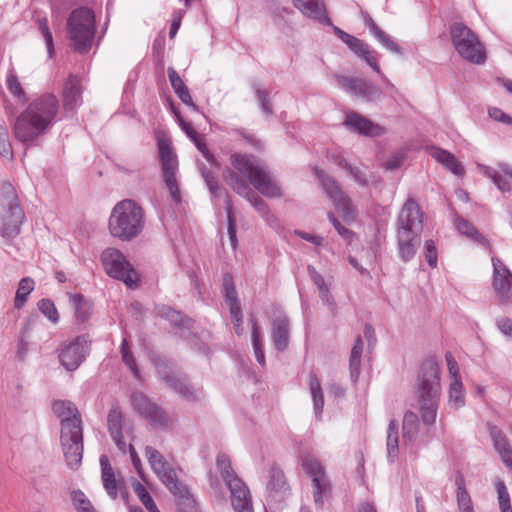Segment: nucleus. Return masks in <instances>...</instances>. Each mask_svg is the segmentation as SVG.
Wrapping results in <instances>:
<instances>
[{
    "label": "nucleus",
    "instance_id": "2eb2a0df",
    "mask_svg": "<svg viewBox=\"0 0 512 512\" xmlns=\"http://www.w3.org/2000/svg\"><path fill=\"white\" fill-rule=\"evenodd\" d=\"M133 407L144 416L154 427H169L172 424L170 417L140 392L131 396Z\"/></svg>",
    "mask_w": 512,
    "mask_h": 512
},
{
    "label": "nucleus",
    "instance_id": "338daca9",
    "mask_svg": "<svg viewBox=\"0 0 512 512\" xmlns=\"http://www.w3.org/2000/svg\"><path fill=\"white\" fill-rule=\"evenodd\" d=\"M197 147V149L202 153V155L205 157V159L213 166H218V163L214 157V155L209 151L206 144L199 139V137L196 139V141H193Z\"/></svg>",
    "mask_w": 512,
    "mask_h": 512
},
{
    "label": "nucleus",
    "instance_id": "a878e982",
    "mask_svg": "<svg viewBox=\"0 0 512 512\" xmlns=\"http://www.w3.org/2000/svg\"><path fill=\"white\" fill-rule=\"evenodd\" d=\"M107 426L111 438L113 439L117 448L126 453L127 445L123 439V414L118 406H113L107 416Z\"/></svg>",
    "mask_w": 512,
    "mask_h": 512
},
{
    "label": "nucleus",
    "instance_id": "20e7f679",
    "mask_svg": "<svg viewBox=\"0 0 512 512\" xmlns=\"http://www.w3.org/2000/svg\"><path fill=\"white\" fill-rule=\"evenodd\" d=\"M418 391L421 418L425 425L432 426L436 421L439 396V367L435 360H426L418 376Z\"/></svg>",
    "mask_w": 512,
    "mask_h": 512
},
{
    "label": "nucleus",
    "instance_id": "f3484780",
    "mask_svg": "<svg viewBox=\"0 0 512 512\" xmlns=\"http://www.w3.org/2000/svg\"><path fill=\"white\" fill-rule=\"evenodd\" d=\"M493 288L502 303H512V272L497 257H492Z\"/></svg>",
    "mask_w": 512,
    "mask_h": 512
},
{
    "label": "nucleus",
    "instance_id": "1a4fd4ad",
    "mask_svg": "<svg viewBox=\"0 0 512 512\" xmlns=\"http://www.w3.org/2000/svg\"><path fill=\"white\" fill-rule=\"evenodd\" d=\"M302 467L311 479L314 503L318 509H321L324 498L331 494V482L325 473L324 467L314 455H304L302 457Z\"/></svg>",
    "mask_w": 512,
    "mask_h": 512
},
{
    "label": "nucleus",
    "instance_id": "cd10ccee",
    "mask_svg": "<svg viewBox=\"0 0 512 512\" xmlns=\"http://www.w3.org/2000/svg\"><path fill=\"white\" fill-rule=\"evenodd\" d=\"M489 434L503 464L512 471V448L505 434L496 426L489 427Z\"/></svg>",
    "mask_w": 512,
    "mask_h": 512
},
{
    "label": "nucleus",
    "instance_id": "58836bf2",
    "mask_svg": "<svg viewBox=\"0 0 512 512\" xmlns=\"http://www.w3.org/2000/svg\"><path fill=\"white\" fill-rule=\"evenodd\" d=\"M34 287L35 282L32 278L25 277L20 280L14 299V306L16 309L24 307L28 295L34 290Z\"/></svg>",
    "mask_w": 512,
    "mask_h": 512
},
{
    "label": "nucleus",
    "instance_id": "680f3d73",
    "mask_svg": "<svg viewBox=\"0 0 512 512\" xmlns=\"http://www.w3.org/2000/svg\"><path fill=\"white\" fill-rule=\"evenodd\" d=\"M226 212H227V221H228V234L229 238L231 240V243L233 246L236 245L237 239H236V226L235 221L233 219L232 215V203L229 197L226 199V206H225Z\"/></svg>",
    "mask_w": 512,
    "mask_h": 512
},
{
    "label": "nucleus",
    "instance_id": "052dcab7",
    "mask_svg": "<svg viewBox=\"0 0 512 512\" xmlns=\"http://www.w3.org/2000/svg\"><path fill=\"white\" fill-rule=\"evenodd\" d=\"M495 487H496V491L498 494V502H499L500 510L504 509L506 507L511 508L510 495L507 491L505 483L501 480H497Z\"/></svg>",
    "mask_w": 512,
    "mask_h": 512
},
{
    "label": "nucleus",
    "instance_id": "37998d69",
    "mask_svg": "<svg viewBox=\"0 0 512 512\" xmlns=\"http://www.w3.org/2000/svg\"><path fill=\"white\" fill-rule=\"evenodd\" d=\"M449 403L456 409L465 405V393L460 378L452 380L449 386Z\"/></svg>",
    "mask_w": 512,
    "mask_h": 512
},
{
    "label": "nucleus",
    "instance_id": "ea45409f",
    "mask_svg": "<svg viewBox=\"0 0 512 512\" xmlns=\"http://www.w3.org/2000/svg\"><path fill=\"white\" fill-rule=\"evenodd\" d=\"M216 467L225 485H229L234 479H240L232 468L230 458L226 454H219L216 458Z\"/></svg>",
    "mask_w": 512,
    "mask_h": 512
},
{
    "label": "nucleus",
    "instance_id": "0eeeda50",
    "mask_svg": "<svg viewBox=\"0 0 512 512\" xmlns=\"http://www.w3.org/2000/svg\"><path fill=\"white\" fill-rule=\"evenodd\" d=\"M0 205L2 206L0 235L10 240L20 234L25 214L19 205L16 191L9 182H3L1 185Z\"/></svg>",
    "mask_w": 512,
    "mask_h": 512
},
{
    "label": "nucleus",
    "instance_id": "de8ad7c7",
    "mask_svg": "<svg viewBox=\"0 0 512 512\" xmlns=\"http://www.w3.org/2000/svg\"><path fill=\"white\" fill-rule=\"evenodd\" d=\"M132 487L141 503L146 507V509L149 512H160L156 504L154 503L152 497L150 496L149 492L140 482L134 480L132 483Z\"/></svg>",
    "mask_w": 512,
    "mask_h": 512
},
{
    "label": "nucleus",
    "instance_id": "e433bc0d",
    "mask_svg": "<svg viewBox=\"0 0 512 512\" xmlns=\"http://www.w3.org/2000/svg\"><path fill=\"white\" fill-rule=\"evenodd\" d=\"M249 324L252 330V345L257 362L261 365H265V355L262 347V337L260 328L258 326L257 319L254 315L249 318Z\"/></svg>",
    "mask_w": 512,
    "mask_h": 512
},
{
    "label": "nucleus",
    "instance_id": "5701e85b",
    "mask_svg": "<svg viewBox=\"0 0 512 512\" xmlns=\"http://www.w3.org/2000/svg\"><path fill=\"white\" fill-rule=\"evenodd\" d=\"M293 5L307 18L315 20L323 25H332L326 13L323 0H291Z\"/></svg>",
    "mask_w": 512,
    "mask_h": 512
},
{
    "label": "nucleus",
    "instance_id": "69168bd1",
    "mask_svg": "<svg viewBox=\"0 0 512 512\" xmlns=\"http://www.w3.org/2000/svg\"><path fill=\"white\" fill-rule=\"evenodd\" d=\"M375 72L380 73V67L373 52L367 46L359 55Z\"/></svg>",
    "mask_w": 512,
    "mask_h": 512
},
{
    "label": "nucleus",
    "instance_id": "4c0bfd02",
    "mask_svg": "<svg viewBox=\"0 0 512 512\" xmlns=\"http://www.w3.org/2000/svg\"><path fill=\"white\" fill-rule=\"evenodd\" d=\"M362 352L363 342L361 338L358 337L351 350V355L349 359L350 378L353 383H356L359 378Z\"/></svg>",
    "mask_w": 512,
    "mask_h": 512
},
{
    "label": "nucleus",
    "instance_id": "412c9836",
    "mask_svg": "<svg viewBox=\"0 0 512 512\" xmlns=\"http://www.w3.org/2000/svg\"><path fill=\"white\" fill-rule=\"evenodd\" d=\"M226 487L235 512H254L250 490L241 478L232 480Z\"/></svg>",
    "mask_w": 512,
    "mask_h": 512
},
{
    "label": "nucleus",
    "instance_id": "dca6fc26",
    "mask_svg": "<svg viewBox=\"0 0 512 512\" xmlns=\"http://www.w3.org/2000/svg\"><path fill=\"white\" fill-rule=\"evenodd\" d=\"M60 441L67 465L71 469H77L83 456V430L61 432Z\"/></svg>",
    "mask_w": 512,
    "mask_h": 512
},
{
    "label": "nucleus",
    "instance_id": "f257e3e1",
    "mask_svg": "<svg viewBox=\"0 0 512 512\" xmlns=\"http://www.w3.org/2000/svg\"><path fill=\"white\" fill-rule=\"evenodd\" d=\"M59 107V100L52 93L35 98L15 119V138L26 146L37 145L39 138L55 123Z\"/></svg>",
    "mask_w": 512,
    "mask_h": 512
},
{
    "label": "nucleus",
    "instance_id": "2f4dec72",
    "mask_svg": "<svg viewBox=\"0 0 512 512\" xmlns=\"http://www.w3.org/2000/svg\"><path fill=\"white\" fill-rule=\"evenodd\" d=\"M431 156L437 162L445 166L453 174L457 176H461L464 174V168L462 164L450 152L441 148H435L432 150Z\"/></svg>",
    "mask_w": 512,
    "mask_h": 512
},
{
    "label": "nucleus",
    "instance_id": "774afa93",
    "mask_svg": "<svg viewBox=\"0 0 512 512\" xmlns=\"http://www.w3.org/2000/svg\"><path fill=\"white\" fill-rule=\"evenodd\" d=\"M489 116L490 118L494 119L495 121L506 123V124H512V118L504 113L500 108L492 107L489 108Z\"/></svg>",
    "mask_w": 512,
    "mask_h": 512
},
{
    "label": "nucleus",
    "instance_id": "e2e57ef3",
    "mask_svg": "<svg viewBox=\"0 0 512 512\" xmlns=\"http://www.w3.org/2000/svg\"><path fill=\"white\" fill-rule=\"evenodd\" d=\"M255 93L258 101L261 104L262 111L267 115L272 114V107L268 98V92L260 87H257Z\"/></svg>",
    "mask_w": 512,
    "mask_h": 512
},
{
    "label": "nucleus",
    "instance_id": "7ed1b4c3",
    "mask_svg": "<svg viewBox=\"0 0 512 512\" xmlns=\"http://www.w3.org/2000/svg\"><path fill=\"white\" fill-rule=\"evenodd\" d=\"M231 164L262 195L268 198H279L282 196L281 186L268 167L257 157L234 153L231 155Z\"/></svg>",
    "mask_w": 512,
    "mask_h": 512
},
{
    "label": "nucleus",
    "instance_id": "0e129e2a",
    "mask_svg": "<svg viewBox=\"0 0 512 512\" xmlns=\"http://www.w3.org/2000/svg\"><path fill=\"white\" fill-rule=\"evenodd\" d=\"M168 77L175 94L187 88L181 77L172 67L168 68Z\"/></svg>",
    "mask_w": 512,
    "mask_h": 512
},
{
    "label": "nucleus",
    "instance_id": "a18cd8bd",
    "mask_svg": "<svg viewBox=\"0 0 512 512\" xmlns=\"http://www.w3.org/2000/svg\"><path fill=\"white\" fill-rule=\"evenodd\" d=\"M73 303L75 316L78 320L84 322L91 314V304L84 298L82 294L69 295Z\"/></svg>",
    "mask_w": 512,
    "mask_h": 512
},
{
    "label": "nucleus",
    "instance_id": "3c124183",
    "mask_svg": "<svg viewBox=\"0 0 512 512\" xmlns=\"http://www.w3.org/2000/svg\"><path fill=\"white\" fill-rule=\"evenodd\" d=\"M37 25L40 33L42 34L49 56H53V37L48 26V20L46 17L38 18Z\"/></svg>",
    "mask_w": 512,
    "mask_h": 512
},
{
    "label": "nucleus",
    "instance_id": "aec40b11",
    "mask_svg": "<svg viewBox=\"0 0 512 512\" xmlns=\"http://www.w3.org/2000/svg\"><path fill=\"white\" fill-rule=\"evenodd\" d=\"M54 414L60 419L61 432L82 429V420L77 407L70 401L57 400L52 406Z\"/></svg>",
    "mask_w": 512,
    "mask_h": 512
},
{
    "label": "nucleus",
    "instance_id": "7c9ffc66",
    "mask_svg": "<svg viewBox=\"0 0 512 512\" xmlns=\"http://www.w3.org/2000/svg\"><path fill=\"white\" fill-rule=\"evenodd\" d=\"M456 500L459 512H474V507L470 494L466 489V482L464 475L461 472L456 473Z\"/></svg>",
    "mask_w": 512,
    "mask_h": 512
},
{
    "label": "nucleus",
    "instance_id": "bf43d9fd",
    "mask_svg": "<svg viewBox=\"0 0 512 512\" xmlns=\"http://www.w3.org/2000/svg\"><path fill=\"white\" fill-rule=\"evenodd\" d=\"M424 255L427 263L430 267L435 268L437 266L438 254L436 244L432 239L426 240L424 243Z\"/></svg>",
    "mask_w": 512,
    "mask_h": 512
},
{
    "label": "nucleus",
    "instance_id": "603ef678",
    "mask_svg": "<svg viewBox=\"0 0 512 512\" xmlns=\"http://www.w3.org/2000/svg\"><path fill=\"white\" fill-rule=\"evenodd\" d=\"M38 309L44 314L51 322L57 323L59 320L58 311L54 303L49 299H41L38 302Z\"/></svg>",
    "mask_w": 512,
    "mask_h": 512
},
{
    "label": "nucleus",
    "instance_id": "9b49d317",
    "mask_svg": "<svg viewBox=\"0 0 512 512\" xmlns=\"http://www.w3.org/2000/svg\"><path fill=\"white\" fill-rule=\"evenodd\" d=\"M159 158L161 162L163 179L169 190L172 200L178 204L181 202V193L176 179L178 160L169 143L164 140L158 142Z\"/></svg>",
    "mask_w": 512,
    "mask_h": 512
},
{
    "label": "nucleus",
    "instance_id": "393cba45",
    "mask_svg": "<svg viewBox=\"0 0 512 512\" xmlns=\"http://www.w3.org/2000/svg\"><path fill=\"white\" fill-rule=\"evenodd\" d=\"M160 481L167 487V489L175 496L179 498H186L189 492L178 479L175 470L166 461L162 467H156V470H152Z\"/></svg>",
    "mask_w": 512,
    "mask_h": 512
},
{
    "label": "nucleus",
    "instance_id": "5fc2aeb1",
    "mask_svg": "<svg viewBox=\"0 0 512 512\" xmlns=\"http://www.w3.org/2000/svg\"><path fill=\"white\" fill-rule=\"evenodd\" d=\"M71 500L77 512H87V509L93 506L81 490H73L71 492Z\"/></svg>",
    "mask_w": 512,
    "mask_h": 512
},
{
    "label": "nucleus",
    "instance_id": "c756f323",
    "mask_svg": "<svg viewBox=\"0 0 512 512\" xmlns=\"http://www.w3.org/2000/svg\"><path fill=\"white\" fill-rule=\"evenodd\" d=\"M100 465L102 472V482L107 494L112 498L116 499L118 496V483L115 478V474L112 466L106 455L100 457Z\"/></svg>",
    "mask_w": 512,
    "mask_h": 512
},
{
    "label": "nucleus",
    "instance_id": "49530a36",
    "mask_svg": "<svg viewBox=\"0 0 512 512\" xmlns=\"http://www.w3.org/2000/svg\"><path fill=\"white\" fill-rule=\"evenodd\" d=\"M6 85L12 96L15 97L19 102L25 103L27 101L26 93L23 90L22 85L13 70H9L7 73Z\"/></svg>",
    "mask_w": 512,
    "mask_h": 512
},
{
    "label": "nucleus",
    "instance_id": "864d4df0",
    "mask_svg": "<svg viewBox=\"0 0 512 512\" xmlns=\"http://www.w3.org/2000/svg\"><path fill=\"white\" fill-rule=\"evenodd\" d=\"M121 354L123 362L129 367L135 378H139V370L136 361L130 351L127 340L124 339L121 346Z\"/></svg>",
    "mask_w": 512,
    "mask_h": 512
},
{
    "label": "nucleus",
    "instance_id": "8fccbe9b",
    "mask_svg": "<svg viewBox=\"0 0 512 512\" xmlns=\"http://www.w3.org/2000/svg\"><path fill=\"white\" fill-rule=\"evenodd\" d=\"M455 224H456L457 230L461 234L466 235L467 237L478 240V241H485L484 237L481 236L478 233V231L476 230V228L471 223H469L467 220H465L463 218H457Z\"/></svg>",
    "mask_w": 512,
    "mask_h": 512
},
{
    "label": "nucleus",
    "instance_id": "c9c22d12",
    "mask_svg": "<svg viewBox=\"0 0 512 512\" xmlns=\"http://www.w3.org/2000/svg\"><path fill=\"white\" fill-rule=\"evenodd\" d=\"M309 389L317 418H320L324 406V396L319 379L314 373L309 375Z\"/></svg>",
    "mask_w": 512,
    "mask_h": 512
},
{
    "label": "nucleus",
    "instance_id": "09e8293b",
    "mask_svg": "<svg viewBox=\"0 0 512 512\" xmlns=\"http://www.w3.org/2000/svg\"><path fill=\"white\" fill-rule=\"evenodd\" d=\"M198 167L201 176L204 179L210 193L215 197H219L221 189L219 187L215 174L202 163H198Z\"/></svg>",
    "mask_w": 512,
    "mask_h": 512
},
{
    "label": "nucleus",
    "instance_id": "72a5a7b5",
    "mask_svg": "<svg viewBox=\"0 0 512 512\" xmlns=\"http://www.w3.org/2000/svg\"><path fill=\"white\" fill-rule=\"evenodd\" d=\"M155 311L159 317L166 319L176 327L191 328V320L184 318L181 312L169 306L157 305Z\"/></svg>",
    "mask_w": 512,
    "mask_h": 512
},
{
    "label": "nucleus",
    "instance_id": "13d9d810",
    "mask_svg": "<svg viewBox=\"0 0 512 512\" xmlns=\"http://www.w3.org/2000/svg\"><path fill=\"white\" fill-rule=\"evenodd\" d=\"M374 37L390 52L399 55L403 54V49L397 43H395L384 31L381 30Z\"/></svg>",
    "mask_w": 512,
    "mask_h": 512
},
{
    "label": "nucleus",
    "instance_id": "6ab92c4d",
    "mask_svg": "<svg viewBox=\"0 0 512 512\" xmlns=\"http://www.w3.org/2000/svg\"><path fill=\"white\" fill-rule=\"evenodd\" d=\"M271 339L275 349L285 351L290 340V321L280 308H275L271 318Z\"/></svg>",
    "mask_w": 512,
    "mask_h": 512
},
{
    "label": "nucleus",
    "instance_id": "6e6d98bb",
    "mask_svg": "<svg viewBox=\"0 0 512 512\" xmlns=\"http://www.w3.org/2000/svg\"><path fill=\"white\" fill-rule=\"evenodd\" d=\"M0 155L9 159L13 158V150L9 141L8 130L2 125H0Z\"/></svg>",
    "mask_w": 512,
    "mask_h": 512
},
{
    "label": "nucleus",
    "instance_id": "f03ea898",
    "mask_svg": "<svg viewBox=\"0 0 512 512\" xmlns=\"http://www.w3.org/2000/svg\"><path fill=\"white\" fill-rule=\"evenodd\" d=\"M424 214L417 202L409 198L402 206L396 221V241L402 261L409 262L421 244Z\"/></svg>",
    "mask_w": 512,
    "mask_h": 512
},
{
    "label": "nucleus",
    "instance_id": "bb28decb",
    "mask_svg": "<svg viewBox=\"0 0 512 512\" xmlns=\"http://www.w3.org/2000/svg\"><path fill=\"white\" fill-rule=\"evenodd\" d=\"M82 87L77 76L70 75L62 91L63 107L66 111H73L81 104Z\"/></svg>",
    "mask_w": 512,
    "mask_h": 512
},
{
    "label": "nucleus",
    "instance_id": "f8f14e48",
    "mask_svg": "<svg viewBox=\"0 0 512 512\" xmlns=\"http://www.w3.org/2000/svg\"><path fill=\"white\" fill-rule=\"evenodd\" d=\"M226 181L231 189H233L240 196L247 199V201L258 211V213L263 218L269 220L271 215L268 205L259 195L253 191L246 180L242 179L237 172L229 170L226 176Z\"/></svg>",
    "mask_w": 512,
    "mask_h": 512
},
{
    "label": "nucleus",
    "instance_id": "a211bd4d",
    "mask_svg": "<svg viewBox=\"0 0 512 512\" xmlns=\"http://www.w3.org/2000/svg\"><path fill=\"white\" fill-rule=\"evenodd\" d=\"M336 80L338 85L346 92L361 97L366 101H374L382 95L381 90L377 86L363 78L337 76Z\"/></svg>",
    "mask_w": 512,
    "mask_h": 512
},
{
    "label": "nucleus",
    "instance_id": "79ce46f5",
    "mask_svg": "<svg viewBox=\"0 0 512 512\" xmlns=\"http://www.w3.org/2000/svg\"><path fill=\"white\" fill-rule=\"evenodd\" d=\"M331 26L333 27L335 35H337V37L340 38L357 56L368 46L367 43L355 36L348 34L336 26Z\"/></svg>",
    "mask_w": 512,
    "mask_h": 512
},
{
    "label": "nucleus",
    "instance_id": "39448f33",
    "mask_svg": "<svg viewBox=\"0 0 512 512\" xmlns=\"http://www.w3.org/2000/svg\"><path fill=\"white\" fill-rule=\"evenodd\" d=\"M108 227L113 237L131 241L143 230L144 212L134 201L122 200L114 206Z\"/></svg>",
    "mask_w": 512,
    "mask_h": 512
},
{
    "label": "nucleus",
    "instance_id": "a19ab883",
    "mask_svg": "<svg viewBox=\"0 0 512 512\" xmlns=\"http://www.w3.org/2000/svg\"><path fill=\"white\" fill-rule=\"evenodd\" d=\"M388 457L394 459L398 455L399 436H398V423L392 419L389 422L386 439Z\"/></svg>",
    "mask_w": 512,
    "mask_h": 512
},
{
    "label": "nucleus",
    "instance_id": "ddd939ff",
    "mask_svg": "<svg viewBox=\"0 0 512 512\" xmlns=\"http://www.w3.org/2000/svg\"><path fill=\"white\" fill-rule=\"evenodd\" d=\"M315 174L327 197L334 203L337 209L344 214L345 217H350L353 213L351 200L343 192L336 180L320 169H315Z\"/></svg>",
    "mask_w": 512,
    "mask_h": 512
},
{
    "label": "nucleus",
    "instance_id": "c85d7f7f",
    "mask_svg": "<svg viewBox=\"0 0 512 512\" xmlns=\"http://www.w3.org/2000/svg\"><path fill=\"white\" fill-rule=\"evenodd\" d=\"M223 286L225 290V302L229 307L230 315L233 322H239L243 318L241 307L238 301L236 288L233 282V277L226 274L223 278Z\"/></svg>",
    "mask_w": 512,
    "mask_h": 512
},
{
    "label": "nucleus",
    "instance_id": "4468645a",
    "mask_svg": "<svg viewBox=\"0 0 512 512\" xmlns=\"http://www.w3.org/2000/svg\"><path fill=\"white\" fill-rule=\"evenodd\" d=\"M89 351L88 342L84 336L64 343L59 353L60 363L68 370H76L85 360Z\"/></svg>",
    "mask_w": 512,
    "mask_h": 512
},
{
    "label": "nucleus",
    "instance_id": "4be33fe9",
    "mask_svg": "<svg viewBox=\"0 0 512 512\" xmlns=\"http://www.w3.org/2000/svg\"><path fill=\"white\" fill-rule=\"evenodd\" d=\"M344 125L351 131L365 136H380L384 133L381 126L353 111L346 114Z\"/></svg>",
    "mask_w": 512,
    "mask_h": 512
},
{
    "label": "nucleus",
    "instance_id": "b1692460",
    "mask_svg": "<svg viewBox=\"0 0 512 512\" xmlns=\"http://www.w3.org/2000/svg\"><path fill=\"white\" fill-rule=\"evenodd\" d=\"M161 378L179 395L188 401H198L202 396V391L198 388L191 386L186 378L177 377L173 373H168L164 370L158 369Z\"/></svg>",
    "mask_w": 512,
    "mask_h": 512
},
{
    "label": "nucleus",
    "instance_id": "423d86ee",
    "mask_svg": "<svg viewBox=\"0 0 512 512\" xmlns=\"http://www.w3.org/2000/svg\"><path fill=\"white\" fill-rule=\"evenodd\" d=\"M95 15L87 7H80L71 12L67 19V31L75 51L87 53L95 35Z\"/></svg>",
    "mask_w": 512,
    "mask_h": 512
},
{
    "label": "nucleus",
    "instance_id": "c03bdc74",
    "mask_svg": "<svg viewBox=\"0 0 512 512\" xmlns=\"http://www.w3.org/2000/svg\"><path fill=\"white\" fill-rule=\"evenodd\" d=\"M335 161L339 167L345 169L349 173V175L358 185L363 187L367 186V175L365 171H363L360 167L352 166L343 157H337Z\"/></svg>",
    "mask_w": 512,
    "mask_h": 512
},
{
    "label": "nucleus",
    "instance_id": "6e6552de",
    "mask_svg": "<svg viewBox=\"0 0 512 512\" xmlns=\"http://www.w3.org/2000/svg\"><path fill=\"white\" fill-rule=\"evenodd\" d=\"M450 34L455 50L463 59L474 64L485 62V49L469 27L463 23H454L450 27Z\"/></svg>",
    "mask_w": 512,
    "mask_h": 512
},
{
    "label": "nucleus",
    "instance_id": "473e14b6",
    "mask_svg": "<svg viewBox=\"0 0 512 512\" xmlns=\"http://www.w3.org/2000/svg\"><path fill=\"white\" fill-rule=\"evenodd\" d=\"M403 440L405 443L414 442L419 434V418L412 411H407L403 417L402 423Z\"/></svg>",
    "mask_w": 512,
    "mask_h": 512
},
{
    "label": "nucleus",
    "instance_id": "f704fd0d",
    "mask_svg": "<svg viewBox=\"0 0 512 512\" xmlns=\"http://www.w3.org/2000/svg\"><path fill=\"white\" fill-rule=\"evenodd\" d=\"M284 473L278 467H271L269 470V481L267 483V490L271 496H282L287 489Z\"/></svg>",
    "mask_w": 512,
    "mask_h": 512
},
{
    "label": "nucleus",
    "instance_id": "9d476101",
    "mask_svg": "<svg viewBox=\"0 0 512 512\" xmlns=\"http://www.w3.org/2000/svg\"><path fill=\"white\" fill-rule=\"evenodd\" d=\"M102 263L107 274L133 287L138 281V274L126 257L115 248H107L102 253Z\"/></svg>",
    "mask_w": 512,
    "mask_h": 512
},
{
    "label": "nucleus",
    "instance_id": "4d7b16f0",
    "mask_svg": "<svg viewBox=\"0 0 512 512\" xmlns=\"http://www.w3.org/2000/svg\"><path fill=\"white\" fill-rule=\"evenodd\" d=\"M145 456L152 470H156V467L158 466L162 467L163 464L167 461L158 450L151 446H146Z\"/></svg>",
    "mask_w": 512,
    "mask_h": 512
}]
</instances>
